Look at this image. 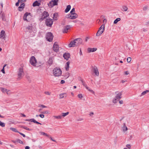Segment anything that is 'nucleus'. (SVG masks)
Returning <instances> with one entry per match:
<instances>
[{
    "label": "nucleus",
    "mask_w": 149,
    "mask_h": 149,
    "mask_svg": "<svg viewBox=\"0 0 149 149\" xmlns=\"http://www.w3.org/2000/svg\"><path fill=\"white\" fill-rule=\"evenodd\" d=\"M30 63L33 66H36L37 63L36 59L34 56H32L30 60Z\"/></svg>",
    "instance_id": "obj_9"
},
{
    "label": "nucleus",
    "mask_w": 149,
    "mask_h": 149,
    "mask_svg": "<svg viewBox=\"0 0 149 149\" xmlns=\"http://www.w3.org/2000/svg\"><path fill=\"white\" fill-rule=\"evenodd\" d=\"M71 8V6L70 5L67 6L65 10V13L68 12Z\"/></svg>",
    "instance_id": "obj_25"
},
{
    "label": "nucleus",
    "mask_w": 149,
    "mask_h": 149,
    "mask_svg": "<svg viewBox=\"0 0 149 149\" xmlns=\"http://www.w3.org/2000/svg\"><path fill=\"white\" fill-rule=\"evenodd\" d=\"M82 40L81 38H78L75 39L74 41H71L68 45V47H71L77 46L81 44Z\"/></svg>",
    "instance_id": "obj_1"
},
{
    "label": "nucleus",
    "mask_w": 149,
    "mask_h": 149,
    "mask_svg": "<svg viewBox=\"0 0 149 149\" xmlns=\"http://www.w3.org/2000/svg\"><path fill=\"white\" fill-rule=\"evenodd\" d=\"M69 113V112H67L66 113H62V117H65V116H66L67 115H68V114Z\"/></svg>",
    "instance_id": "obj_34"
},
{
    "label": "nucleus",
    "mask_w": 149,
    "mask_h": 149,
    "mask_svg": "<svg viewBox=\"0 0 149 149\" xmlns=\"http://www.w3.org/2000/svg\"><path fill=\"white\" fill-rule=\"evenodd\" d=\"M54 117L55 118L58 119H61L62 118V116L61 115H59L58 116H54Z\"/></svg>",
    "instance_id": "obj_33"
},
{
    "label": "nucleus",
    "mask_w": 149,
    "mask_h": 149,
    "mask_svg": "<svg viewBox=\"0 0 149 149\" xmlns=\"http://www.w3.org/2000/svg\"><path fill=\"white\" fill-rule=\"evenodd\" d=\"M48 63L49 65H51L52 64L53 60L52 58H49L48 61Z\"/></svg>",
    "instance_id": "obj_30"
},
{
    "label": "nucleus",
    "mask_w": 149,
    "mask_h": 149,
    "mask_svg": "<svg viewBox=\"0 0 149 149\" xmlns=\"http://www.w3.org/2000/svg\"><path fill=\"white\" fill-rule=\"evenodd\" d=\"M104 24H102L101 26L100 27L99 30L97 32L96 36H98L101 35L104 31Z\"/></svg>",
    "instance_id": "obj_4"
},
{
    "label": "nucleus",
    "mask_w": 149,
    "mask_h": 149,
    "mask_svg": "<svg viewBox=\"0 0 149 149\" xmlns=\"http://www.w3.org/2000/svg\"><path fill=\"white\" fill-rule=\"evenodd\" d=\"M39 116L41 118H43L44 117V115L43 114H40Z\"/></svg>",
    "instance_id": "obj_55"
},
{
    "label": "nucleus",
    "mask_w": 149,
    "mask_h": 149,
    "mask_svg": "<svg viewBox=\"0 0 149 149\" xmlns=\"http://www.w3.org/2000/svg\"><path fill=\"white\" fill-rule=\"evenodd\" d=\"M70 64V62L69 61H68L66 63L65 67V69L66 71H68L69 70Z\"/></svg>",
    "instance_id": "obj_26"
},
{
    "label": "nucleus",
    "mask_w": 149,
    "mask_h": 149,
    "mask_svg": "<svg viewBox=\"0 0 149 149\" xmlns=\"http://www.w3.org/2000/svg\"><path fill=\"white\" fill-rule=\"evenodd\" d=\"M20 0H18V2L16 3L15 5L16 6H19V3H20Z\"/></svg>",
    "instance_id": "obj_47"
},
{
    "label": "nucleus",
    "mask_w": 149,
    "mask_h": 149,
    "mask_svg": "<svg viewBox=\"0 0 149 149\" xmlns=\"http://www.w3.org/2000/svg\"><path fill=\"white\" fill-rule=\"evenodd\" d=\"M30 148L29 147V146H26L25 147V149H29Z\"/></svg>",
    "instance_id": "obj_62"
},
{
    "label": "nucleus",
    "mask_w": 149,
    "mask_h": 149,
    "mask_svg": "<svg viewBox=\"0 0 149 149\" xmlns=\"http://www.w3.org/2000/svg\"><path fill=\"white\" fill-rule=\"evenodd\" d=\"M43 114H48V112L47 111H42L41 112Z\"/></svg>",
    "instance_id": "obj_49"
},
{
    "label": "nucleus",
    "mask_w": 149,
    "mask_h": 149,
    "mask_svg": "<svg viewBox=\"0 0 149 149\" xmlns=\"http://www.w3.org/2000/svg\"><path fill=\"white\" fill-rule=\"evenodd\" d=\"M53 74L55 76H59L61 74L62 71L60 68H56L53 70Z\"/></svg>",
    "instance_id": "obj_3"
},
{
    "label": "nucleus",
    "mask_w": 149,
    "mask_h": 149,
    "mask_svg": "<svg viewBox=\"0 0 149 149\" xmlns=\"http://www.w3.org/2000/svg\"><path fill=\"white\" fill-rule=\"evenodd\" d=\"M33 28L32 26H29L26 28V31L30 33H32L33 31Z\"/></svg>",
    "instance_id": "obj_15"
},
{
    "label": "nucleus",
    "mask_w": 149,
    "mask_h": 149,
    "mask_svg": "<svg viewBox=\"0 0 149 149\" xmlns=\"http://www.w3.org/2000/svg\"><path fill=\"white\" fill-rule=\"evenodd\" d=\"M53 49L54 51L56 52H57L58 50L59 47L57 44V42H55L53 46Z\"/></svg>",
    "instance_id": "obj_12"
},
{
    "label": "nucleus",
    "mask_w": 149,
    "mask_h": 149,
    "mask_svg": "<svg viewBox=\"0 0 149 149\" xmlns=\"http://www.w3.org/2000/svg\"><path fill=\"white\" fill-rule=\"evenodd\" d=\"M116 96L112 100L113 102L116 104L122 98V92L119 91H116L115 92Z\"/></svg>",
    "instance_id": "obj_2"
},
{
    "label": "nucleus",
    "mask_w": 149,
    "mask_h": 149,
    "mask_svg": "<svg viewBox=\"0 0 149 149\" xmlns=\"http://www.w3.org/2000/svg\"><path fill=\"white\" fill-rule=\"evenodd\" d=\"M70 55L69 53H65L63 55V57L64 59L68 60V58L70 57Z\"/></svg>",
    "instance_id": "obj_17"
},
{
    "label": "nucleus",
    "mask_w": 149,
    "mask_h": 149,
    "mask_svg": "<svg viewBox=\"0 0 149 149\" xmlns=\"http://www.w3.org/2000/svg\"><path fill=\"white\" fill-rule=\"evenodd\" d=\"M24 75V73L23 71V69L22 67H20L18 71V79L20 80L22 78V77Z\"/></svg>",
    "instance_id": "obj_6"
},
{
    "label": "nucleus",
    "mask_w": 149,
    "mask_h": 149,
    "mask_svg": "<svg viewBox=\"0 0 149 149\" xmlns=\"http://www.w3.org/2000/svg\"><path fill=\"white\" fill-rule=\"evenodd\" d=\"M6 35L5 31L4 30H2L0 34V38L5 40L6 39Z\"/></svg>",
    "instance_id": "obj_13"
},
{
    "label": "nucleus",
    "mask_w": 149,
    "mask_h": 149,
    "mask_svg": "<svg viewBox=\"0 0 149 149\" xmlns=\"http://www.w3.org/2000/svg\"><path fill=\"white\" fill-rule=\"evenodd\" d=\"M26 0H20V3H24Z\"/></svg>",
    "instance_id": "obj_54"
},
{
    "label": "nucleus",
    "mask_w": 149,
    "mask_h": 149,
    "mask_svg": "<svg viewBox=\"0 0 149 149\" xmlns=\"http://www.w3.org/2000/svg\"><path fill=\"white\" fill-rule=\"evenodd\" d=\"M58 0H52L48 4V6L50 8H52L54 6L58 5Z\"/></svg>",
    "instance_id": "obj_5"
},
{
    "label": "nucleus",
    "mask_w": 149,
    "mask_h": 149,
    "mask_svg": "<svg viewBox=\"0 0 149 149\" xmlns=\"http://www.w3.org/2000/svg\"><path fill=\"white\" fill-rule=\"evenodd\" d=\"M21 114L22 115V116L23 117H26V115H24V114H22V113H21Z\"/></svg>",
    "instance_id": "obj_64"
},
{
    "label": "nucleus",
    "mask_w": 149,
    "mask_h": 149,
    "mask_svg": "<svg viewBox=\"0 0 149 149\" xmlns=\"http://www.w3.org/2000/svg\"><path fill=\"white\" fill-rule=\"evenodd\" d=\"M39 133L41 135H45L47 137L49 136V135H48L47 133H46L44 132H39Z\"/></svg>",
    "instance_id": "obj_32"
},
{
    "label": "nucleus",
    "mask_w": 149,
    "mask_h": 149,
    "mask_svg": "<svg viewBox=\"0 0 149 149\" xmlns=\"http://www.w3.org/2000/svg\"><path fill=\"white\" fill-rule=\"evenodd\" d=\"M44 93L45 94L48 95H51V93L49 92V91H45Z\"/></svg>",
    "instance_id": "obj_44"
},
{
    "label": "nucleus",
    "mask_w": 149,
    "mask_h": 149,
    "mask_svg": "<svg viewBox=\"0 0 149 149\" xmlns=\"http://www.w3.org/2000/svg\"><path fill=\"white\" fill-rule=\"evenodd\" d=\"M71 15H72L71 13L69 14H68L65 17H66V18H69L70 19H71V17H72Z\"/></svg>",
    "instance_id": "obj_35"
},
{
    "label": "nucleus",
    "mask_w": 149,
    "mask_h": 149,
    "mask_svg": "<svg viewBox=\"0 0 149 149\" xmlns=\"http://www.w3.org/2000/svg\"><path fill=\"white\" fill-rule=\"evenodd\" d=\"M71 19H74L77 18L78 16L77 14L76 13L71 14Z\"/></svg>",
    "instance_id": "obj_22"
},
{
    "label": "nucleus",
    "mask_w": 149,
    "mask_h": 149,
    "mask_svg": "<svg viewBox=\"0 0 149 149\" xmlns=\"http://www.w3.org/2000/svg\"><path fill=\"white\" fill-rule=\"evenodd\" d=\"M40 5V3L38 2L37 1H35L33 4V7H35L37 6H39Z\"/></svg>",
    "instance_id": "obj_21"
},
{
    "label": "nucleus",
    "mask_w": 149,
    "mask_h": 149,
    "mask_svg": "<svg viewBox=\"0 0 149 149\" xmlns=\"http://www.w3.org/2000/svg\"><path fill=\"white\" fill-rule=\"evenodd\" d=\"M41 107H42V108H46L47 107L45 106L44 105H41Z\"/></svg>",
    "instance_id": "obj_63"
},
{
    "label": "nucleus",
    "mask_w": 149,
    "mask_h": 149,
    "mask_svg": "<svg viewBox=\"0 0 149 149\" xmlns=\"http://www.w3.org/2000/svg\"><path fill=\"white\" fill-rule=\"evenodd\" d=\"M53 36L51 32H48L47 34L46 38L49 42H52L53 39Z\"/></svg>",
    "instance_id": "obj_7"
},
{
    "label": "nucleus",
    "mask_w": 149,
    "mask_h": 149,
    "mask_svg": "<svg viewBox=\"0 0 149 149\" xmlns=\"http://www.w3.org/2000/svg\"><path fill=\"white\" fill-rule=\"evenodd\" d=\"M65 93H62L60 94L59 95V98L60 99L63 98L64 97V96H63L64 95H65Z\"/></svg>",
    "instance_id": "obj_40"
},
{
    "label": "nucleus",
    "mask_w": 149,
    "mask_h": 149,
    "mask_svg": "<svg viewBox=\"0 0 149 149\" xmlns=\"http://www.w3.org/2000/svg\"><path fill=\"white\" fill-rule=\"evenodd\" d=\"M18 133H19L23 137H24L26 136L25 135V134H23L21 132H18Z\"/></svg>",
    "instance_id": "obj_51"
},
{
    "label": "nucleus",
    "mask_w": 149,
    "mask_h": 149,
    "mask_svg": "<svg viewBox=\"0 0 149 149\" xmlns=\"http://www.w3.org/2000/svg\"><path fill=\"white\" fill-rule=\"evenodd\" d=\"M149 92V90H147L146 91H143V92L142 93L140 96H142L143 95H144L147 93Z\"/></svg>",
    "instance_id": "obj_28"
},
{
    "label": "nucleus",
    "mask_w": 149,
    "mask_h": 149,
    "mask_svg": "<svg viewBox=\"0 0 149 149\" xmlns=\"http://www.w3.org/2000/svg\"><path fill=\"white\" fill-rule=\"evenodd\" d=\"M49 138L50 139L52 140V141H54V142H56V141L55 140H54L51 137H50Z\"/></svg>",
    "instance_id": "obj_59"
},
{
    "label": "nucleus",
    "mask_w": 149,
    "mask_h": 149,
    "mask_svg": "<svg viewBox=\"0 0 149 149\" xmlns=\"http://www.w3.org/2000/svg\"><path fill=\"white\" fill-rule=\"evenodd\" d=\"M25 4L24 3H22L20 5V7H21L22 9H23L24 8Z\"/></svg>",
    "instance_id": "obj_39"
},
{
    "label": "nucleus",
    "mask_w": 149,
    "mask_h": 149,
    "mask_svg": "<svg viewBox=\"0 0 149 149\" xmlns=\"http://www.w3.org/2000/svg\"><path fill=\"white\" fill-rule=\"evenodd\" d=\"M22 10H23V9H22L21 7H20V6H19L18 7V10L19 11H21Z\"/></svg>",
    "instance_id": "obj_56"
},
{
    "label": "nucleus",
    "mask_w": 149,
    "mask_h": 149,
    "mask_svg": "<svg viewBox=\"0 0 149 149\" xmlns=\"http://www.w3.org/2000/svg\"><path fill=\"white\" fill-rule=\"evenodd\" d=\"M26 121H31L32 122H33L34 123H36L38 124H40L41 125V124L36 121L34 119H26Z\"/></svg>",
    "instance_id": "obj_16"
},
{
    "label": "nucleus",
    "mask_w": 149,
    "mask_h": 149,
    "mask_svg": "<svg viewBox=\"0 0 149 149\" xmlns=\"http://www.w3.org/2000/svg\"><path fill=\"white\" fill-rule=\"evenodd\" d=\"M126 146L129 149H130L131 148V146L130 144H128L126 145Z\"/></svg>",
    "instance_id": "obj_50"
},
{
    "label": "nucleus",
    "mask_w": 149,
    "mask_h": 149,
    "mask_svg": "<svg viewBox=\"0 0 149 149\" xmlns=\"http://www.w3.org/2000/svg\"><path fill=\"white\" fill-rule=\"evenodd\" d=\"M82 85L85 87H86V84H85V83L84 82V81H83L82 80H81Z\"/></svg>",
    "instance_id": "obj_48"
},
{
    "label": "nucleus",
    "mask_w": 149,
    "mask_h": 149,
    "mask_svg": "<svg viewBox=\"0 0 149 149\" xmlns=\"http://www.w3.org/2000/svg\"><path fill=\"white\" fill-rule=\"evenodd\" d=\"M94 114V113L93 112H91L89 114V115L91 116H93Z\"/></svg>",
    "instance_id": "obj_60"
},
{
    "label": "nucleus",
    "mask_w": 149,
    "mask_h": 149,
    "mask_svg": "<svg viewBox=\"0 0 149 149\" xmlns=\"http://www.w3.org/2000/svg\"><path fill=\"white\" fill-rule=\"evenodd\" d=\"M31 13L28 12L25 13L23 19L24 20L28 21V20L27 19V17H28L29 15H30Z\"/></svg>",
    "instance_id": "obj_18"
},
{
    "label": "nucleus",
    "mask_w": 149,
    "mask_h": 149,
    "mask_svg": "<svg viewBox=\"0 0 149 149\" xmlns=\"http://www.w3.org/2000/svg\"><path fill=\"white\" fill-rule=\"evenodd\" d=\"M121 19L120 18H116L114 21L113 23L114 24H116L119 21H120Z\"/></svg>",
    "instance_id": "obj_31"
},
{
    "label": "nucleus",
    "mask_w": 149,
    "mask_h": 149,
    "mask_svg": "<svg viewBox=\"0 0 149 149\" xmlns=\"http://www.w3.org/2000/svg\"><path fill=\"white\" fill-rule=\"evenodd\" d=\"M58 14L57 13H55L53 14V19L54 20H57L58 19Z\"/></svg>",
    "instance_id": "obj_23"
},
{
    "label": "nucleus",
    "mask_w": 149,
    "mask_h": 149,
    "mask_svg": "<svg viewBox=\"0 0 149 149\" xmlns=\"http://www.w3.org/2000/svg\"><path fill=\"white\" fill-rule=\"evenodd\" d=\"M16 141L17 142L21 144H22L23 143V141H21L19 139H17L16 140Z\"/></svg>",
    "instance_id": "obj_41"
},
{
    "label": "nucleus",
    "mask_w": 149,
    "mask_h": 149,
    "mask_svg": "<svg viewBox=\"0 0 149 149\" xmlns=\"http://www.w3.org/2000/svg\"><path fill=\"white\" fill-rule=\"evenodd\" d=\"M128 9L127 6L125 5H123L122 6L121 10L122 11L124 12L127 11Z\"/></svg>",
    "instance_id": "obj_20"
},
{
    "label": "nucleus",
    "mask_w": 149,
    "mask_h": 149,
    "mask_svg": "<svg viewBox=\"0 0 149 149\" xmlns=\"http://www.w3.org/2000/svg\"><path fill=\"white\" fill-rule=\"evenodd\" d=\"M0 126L2 127H4L5 126L4 123H3L0 121Z\"/></svg>",
    "instance_id": "obj_37"
},
{
    "label": "nucleus",
    "mask_w": 149,
    "mask_h": 149,
    "mask_svg": "<svg viewBox=\"0 0 149 149\" xmlns=\"http://www.w3.org/2000/svg\"><path fill=\"white\" fill-rule=\"evenodd\" d=\"M70 25H67L64 27L63 30V33H66L68 32V30L70 29Z\"/></svg>",
    "instance_id": "obj_14"
},
{
    "label": "nucleus",
    "mask_w": 149,
    "mask_h": 149,
    "mask_svg": "<svg viewBox=\"0 0 149 149\" xmlns=\"http://www.w3.org/2000/svg\"><path fill=\"white\" fill-rule=\"evenodd\" d=\"M118 101H119V103L120 104H123V100H119Z\"/></svg>",
    "instance_id": "obj_53"
},
{
    "label": "nucleus",
    "mask_w": 149,
    "mask_h": 149,
    "mask_svg": "<svg viewBox=\"0 0 149 149\" xmlns=\"http://www.w3.org/2000/svg\"><path fill=\"white\" fill-rule=\"evenodd\" d=\"M10 129L12 131H13L14 132H18L17 130L15 128H13V127H10Z\"/></svg>",
    "instance_id": "obj_29"
},
{
    "label": "nucleus",
    "mask_w": 149,
    "mask_h": 149,
    "mask_svg": "<svg viewBox=\"0 0 149 149\" xmlns=\"http://www.w3.org/2000/svg\"><path fill=\"white\" fill-rule=\"evenodd\" d=\"M53 23L52 19H46V24L47 26L51 27Z\"/></svg>",
    "instance_id": "obj_11"
},
{
    "label": "nucleus",
    "mask_w": 149,
    "mask_h": 149,
    "mask_svg": "<svg viewBox=\"0 0 149 149\" xmlns=\"http://www.w3.org/2000/svg\"><path fill=\"white\" fill-rule=\"evenodd\" d=\"M74 11H75V8H73L72 9V10H71V11H70V13L72 14V13H74Z\"/></svg>",
    "instance_id": "obj_43"
},
{
    "label": "nucleus",
    "mask_w": 149,
    "mask_h": 149,
    "mask_svg": "<svg viewBox=\"0 0 149 149\" xmlns=\"http://www.w3.org/2000/svg\"><path fill=\"white\" fill-rule=\"evenodd\" d=\"M131 60V58L130 57H128L127 58V62L129 63Z\"/></svg>",
    "instance_id": "obj_45"
},
{
    "label": "nucleus",
    "mask_w": 149,
    "mask_h": 149,
    "mask_svg": "<svg viewBox=\"0 0 149 149\" xmlns=\"http://www.w3.org/2000/svg\"><path fill=\"white\" fill-rule=\"evenodd\" d=\"M78 97L80 98L81 99L83 97V96L81 94H79L77 95Z\"/></svg>",
    "instance_id": "obj_46"
},
{
    "label": "nucleus",
    "mask_w": 149,
    "mask_h": 149,
    "mask_svg": "<svg viewBox=\"0 0 149 149\" xmlns=\"http://www.w3.org/2000/svg\"><path fill=\"white\" fill-rule=\"evenodd\" d=\"M97 50V49L95 48H88L87 49L88 52V53L94 52L95 51Z\"/></svg>",
    "instance_id": "obj_19"
},
{
    "label": "nucleus",
    "mask_w": 149,
    "mask_h": 149,
    "mask_svg": "<svg viewBox=\"0 0 149 149\" xmlns=\"http://www.w3.org/2000/svg\"><path fill=\"white\" fill-rule=\"evenodd\" d=\"M123 131L124 132H125V131H127L128 130L126 126L125 123H124V125L123 127Z\"/></svg>",
    "instance_id": "obj_27"
},
{
    "label": "nucleus",
    "mask_w": 149,
    "mask_h": 149,
    "mask_svg": "<svg viewBox=\"0 0 149 149\" xmlns=\"http://www.w3.org/2000/svg\"><path fill=\"white\" fill-rule=\"evenodd\" d=\"M0 89L3 93H4L6 92L7 89L4 88L2 87L0 88Z\"/></svg>",
    "instance_id": "obj_36"
},
{
    "label": "nucleus",
    "mask_w": 149,
    "mask_h": 149,
    "mask_svg": "<svg viewBox=\"0 0 149 149\" xmlns=\"http://www.w3.org/2000/svg\"><path fill=\"white\" fill-rule=\"evenodd\" d=\"M1 71L4 74L5 73L4 68H3Z\"/></svg>",
    "instance_id": "obj_58"
},
{
    "label": "nucleus",
    "mask_w": 149,
    "mask_h": 149,
    "mask_svg": "<svg viewBox=\"0 0 149 149\" xmlns=\"http://www.w3.org/2000/svg\"><path fill=\"white\" fill-rule=\"evenodd\" d=\"M92 71L95 74V75L96 76H98L99 75V72L96 66L92 67Z\"/></svg>",
    "instance_id": "obj_8"
},
{
    "label": "nucleus",
    "mask_w": 149,
    "mask_h": 149,
    "mask_svg": "<svg viewBox=\"0 0 149 149\" xmlns=\"http://www.w3.org/2000/svg\"><path fill=\"white\" fill-rule=\"evenodd\" d=\"M65 82V81L64 80H62L61 81V84H63Z\"/></svg>",
    "instance_id": "obj_57"
},
{
    "label": "nucleus",
    "mask_w": 149,
    "mask_h": 149,
    "mask_svg": "<svg viewBox=\"0 0 149 149\" xmlns=\"http://www.w3.org/2000/svg\"><path fill=\"white\" fill-rule=\"evenodd\" d=\"M1 17L2 20L4 21H6V19L5 17V15L3 13H2L1 14Z\"/></svg>",
    "instance_id": "obj_24"
},
{
    "label": "nucleus",
    "mask_w": 149,
    "mask_h": 149,
    "mask_svg": "<svg viewBox=\"0 0 149 149\" xmlns=\"http://www.w3.org/2000/svg\"><path fill=\"white\" fill-rule=\"evenodd\" d=\"M129 74V73L127 71H125V74L126 75H128Z\"/></svg>",
    "instance_id": "obj_61"
},
{
    "label": "nucleus",
    "mask_w": 149,
    "mask_h": 149,
    "mask_svg": "<svg viewBox=\"0 0 149 149\" xmlns=\"http://www.w3.org/2000/svg\"><path fill=\"white\" fill-rule=\"evenodd\" d=\"M49 14L47 12L44 11L42 14V16L40 18V20L42 21L44 19H45L46 17L49 16Z\"/></svg>",
    "instance_id": "obj_10"
},
{
    "label": "nucleus",
    "mask_w": 149,
    "mask_h": 149,
    "mask_svg": "<svg viewBox=\"0 0 149 149\" xmlns=\"http://www.w3.org/2000/svg\"><path fill=\"white\" fill-rule=\"evenodd\" d=\"M147 9V7L146 6H144L143 8V10H146Z\"/></svg>",
    "instance_id": "obj_52"
},
{
    "label": "nucleus",
    "mask_w": 149,
    "mask_h": 149,
    "mask_svg": "<svg viewBox=\"0 0 149 149\" xmlns=\"http://www.w3.org/2000/svg\"><path fill=\"white\" fill-rule=\"evenodd\" d=\"M22 128H23L24 129H25V130H27L30 131L31 130V129H30L29 128H28L27 127H25V126H22Z\"/></svg>",
    "instance_id": "obj_38"
},
{
    "label": "nucleus",
    "mask_w": 149,
    "mask_h": 149,
    "mask_svg": "<svg viewBox=\"0 0 149 149\" xmlns=\"http://www.w3.org/2000/svg\"><path fill=\"white\" fill-rule=\"evenodd\" d=\"M6 92L7 94L8 95H10L11 94L10 91L9 90L7 89Z\"/></svg>",
    "instance_id": "obj_42"
}]
</instances>
